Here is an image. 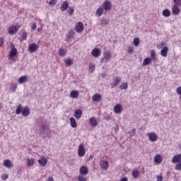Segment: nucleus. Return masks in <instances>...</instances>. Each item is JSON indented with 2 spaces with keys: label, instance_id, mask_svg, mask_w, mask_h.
<instances>
[{
  "label": "nucleus",
  "instance_id": "19",
  "mask_svg": "<svg viewBox=\"0 0 181 181\" xmlns=\"http://www.w3.org/2000/svg\"><path fill=\"white\" fill-rule=\"evenodd\" d=\"M162 156H160V154H157L154 157V162L155 163H156L157 165H159L160 163H162Z\"/></svg>",
  "mask_w": 181,
  "mask_h": 181
},
{
  "label": "nucleus",
  "instance_id": "60",
  "mask_svg": "<svg viewBox=\"0 0 181 181\" xmlns=\"http://www.w3.org/2000/svg\"><path fill=\"white\" fill-rule=\"evenodd\" d=\"M178 148H179V149H181V144H180L178 145Z\"/></svg>",
  "mask_w": 181,
  "mask_h": 181
},
{
  "label": "nucleus",
  "instance_id": "24",
  "mask_svg": "<svg viewBox=\"0 0 181 181\" xmlns=\"http://www.w3.org/2000/svg\"><path fill=\"white\" fill-rule=\"evenodd\" d=\"M151 60L154 61V63H156V62H158V57H156V52L153 49L151 51Z\"/></svg>",
  "mask_w": 181,
  "mask_h": 181
},
{
  "label": "nucleus",
  "instance_id": "53",
  "mask_svg": "<svg viewBox=\"0 0 181 181\" xmlns=\"http://www.w3.org/2000/svg\"><path fill=\"white\" fill-rule=\"evenodd\" d=\"M4 45V39L0 38V47Z\"/></svg>",
  "mask_w": 181,
  "mask_h": 181
},
{
  "label": "nucleus",
  "instance_id": "17",
  "mask_svg": "<svg viewBox=\"0 0 181 181\" xmlns=\"http://www.w3.org/2000/svg\"><path fill=\"white\" fill-rule=\"evenodd\" d=\"M93 101H94L95 103H100V101H101L102 100V95L100 93H96L95 95H93L92 98Z\"/></svg>",
  "mask_w": 181,
  "mask_h": 181
},
{
  "label": "nucleus",
  "instance_id": "9",
  "mask_svg": "<svg viewBox=\"0 0 181 181\" xmlns=\"http://www.w3.org/2000/svg\"><path fill=\"white\" fill-rule=\"evenodd\" d=\"M37 49H39V45L35 43L30 44L28 47V52L30 53H35V52H37Z\"/></svg>",
  "mask_w": 181,
  "mask_h": 181
},
{
  "label": "nucleus",
  "instance_id": "18",
  "mask_svg": "<svg viewBox=\"0 0 181 181\" xmlns=\"http://www.w3.org/2000/svg\"><path fill=\"white\" fill-rule=\"evenodd\" d=\"M89 124H90V127L95 128V127H97V125H98V122H97V118L90 117V119L89 120Z\"/></svg>",
  "mask_w": 181,
  "mask_h": 181
},
{
  "label": "nucleus",
  "instance_id": "13",
  "mask_svg": "<svg viewBox=\"0 0 181 181\" xmlns=\"http://www.w3.org/2000/svg\"><path fill=\"white\" fill-rule=\"evenodd\" d=\"M91 54L93 57H100V56H101V49L95 48L92 50Z\"/></svg>",
  "mask_w": 181,
  "mask_h": 181
},
{
  "label": "nucleus",
  "instance_id": "55",
  "mask_svg": "<svg viewBox=\"0 0 181 181\" xmlns=\"http://www.w3.org/2000/svg\"><path fill=\"white\" fill-rule=\"evenodd\" d=\"M118 131H119V128L118 127V126H116L115 127V132H118Z\"/></svg>",
  "mask_w": 181,
  "mask_h": 181
},
{
  "label": "nucleus",
  "instance_id": "35",
  "mask_svg": "<svg viewBox=\"0 0 181 181\" xmlns=\"http://www.w3.org/2000/svg\"><path fill=\"white\" fill-rule=\"evenodd\" d=\"M104 13V8L103 7H100L96 11V15L100 18Z\"/></svg>",
  "mask_w": 181,
  "mask_h": 181
},
{
  "label": "nucleus",
  "instance_id": "7",
  "mask_svg": "<svg viewBox=\"0 0 181 181\" xmlns=\"http://www.w3.org/2000/svg\"><path fill=\"white\" fill-rule=\"evenodd\" d=\"M78 155L79 158H83L86 155V148L83 144H80L78 148Z\"/></svg>",
  "mask_w": 181,
  "mask_h": 181
},
{
  "label": "nucleus",
  "instance_id": "41",
  "mask_svg": "<svg viewBox=\"0 0 181 181\" xmlns=\"http://www.w3.org/2000/svg\"><path fill=\"white\" fill-rule=\"evenodd\" d=\"M65 64L66 66H71V64H73V60H71V59H67L65 60Z\"/></svg>",
  "mask_w": 181,
  "mask_h": 181
},
{
  "label": "nucleus",
  "instance_id": "3",
  "mask_svg": "<svg viewBox=\"0 0 181 181\" xmlns=\"http://www.w3.org/2000/svg\"><path fill=\"white\" fill-rule=\"evenodd\" d=\"M8 59L13 62H16L18 59V49L16 48H13L8 54Z\"/></svg>",
  "mask_w": 181,
  "mask_h": 181
},
{
  "label": "nucleus",
  "instance_id": "44",
  "mask_svg": "<svg viewBox=\"0 0 181 181\" xmlns=\"http://www.w3.org/2000/svg\"><path fill=\"white\" fill-rule=\"evenodd\" d=\"M175 5L177 6H181V0H173Z\"/></svg>",
  "mask_w": 181,
  "mask_h": 181
},
{
  "label": "nucleus",
  "instance_id": "4",
  "mask_svg": "<svg viewBox=\"0 0 181 181\" xmlns=\"http://www.w3.org/2000/svg\"><path fill=\"white\" fill-rule=\"evenodd\" d=\"M150 142H156L158 141V134L155 132H150L146 134Z\"/></svg>",
  "mask_w": 181,
  "mask_h": 181
},
{
  "label": "nucleus",
  "instance_id": "34",
  "mask_svg": "<svg viewBox=\"0 0 181 181\" xmlns=\"http://www.w3.org/2000/svg\"><path fill=\"white\" fill-rule=\"evenodd\" d=\"M27 165L28 166H33L35 165V158H27Z\"/></svg>",
  "mask_w": 181,
  "mask_h": 181
},
{
  "label": "nucleus",
  "instance_id": "8",
  "mask_svg": "<svg viewBox=\"0 0 181 181\" xmlns=\"http://www.w3.org/2000/svg\"><path fill=\"white\" fill-rule=\"evenodd\" d=\"M74 35H76L74 30H69L66 35V42H70L71 40L74 39Z\"/></svg>",
  "mask_w": 181,
  "mask_h": 181
},
{
  "label": "nucleus",
  "instance_id": "42",
  "mask_svg": "<svg viewBox=\"0 0 181 181\" xmlns=\"http://www.w3.org/2000/svg\"><path fill=\"white\" fill-rule=\"evenodd\" d=\"M94 70H95V65L94 64H89V71H90V73H93V71H94Z\"/></svg>",
  "mask_w": 181,
  "mask_h": 181
},
{
  "label": "nucleus",
  "instance_id": "21",
  "mask_svg": "<svg viewBox=\"0 0 181 181\" xmlns=\"http://www.w3.org/2000/svg\"><path fill=\"white\" fill-rule=\"evenodd\" d=\"M18 26L14 25V26H11L9 29H8V33L9 35H15V33H16L18 32Z\"/></svg>",
  "mask_w": 181,
  "mask_h": 181
},
{
  "label": "nucleus",
  "instance_id": "37",
  "mask_svg": "<svg viewBox=\"0 0 181 181\" xmlns=\"http://www.w3.org/2000/svg\"><path fill=\"white\" fill-rule=\"evenodd\" d=\"M132 176L134 179H138L139 177V171L138 170H133L132 171Z\"/></svg>",
  "mask_w": 181,
  "mask_h": 181
},
{
  "label": "nucleus",
  "instance_id": "56",
  "mask_svg": "<svg viewBox=\"0 0 181 181\" xmlns=\"http://www.w3.org/2000/svg\"><path fill=\"white\" fill-rule=\"evenodd\" d=\"M47 181H54V180L53 179V177H50L48 178Z\"/></svg>",
  "mask_w": 181,
  "mask_h": 181
},
{
  "label": "nucleus",
  "instance_id": "1",
  "mask_svg": "<svg viewBox=\"0 0 181 181\" xmlns=\"http://www.w3.org/2000/svg\"><path fill=\"white\" fill-rule=\"evenodd\" d=\"M16 115L22 114L23 117H29L30 115V109L28 107H23L22 105H18L16 110Z\"/></svg>",
  "mask_w": 181,
  "mask_h": 181
},
{
  "label": "nucleus",
  "instance_id": "23",
  "mask_svg": "<svg viewBox=\"0 0 181 181\" xmlns=\"http://www.w3.org/2000/svg\"><path fill=\"white\" fill-rule=\"evenodd\" d=\"M69 8V2L67 1H63L62 4L61 5V11L63 12L64 11H67Z\"/></svg>",
  "mask_w": 181,
  "mask_h": 181
},
{
  "label": "nucleus",
  "instance_id": "20",
  "mask_svg": "<svg viewBox=\"0 0 181 181\" xmlns=\"http://www.w3.org/2000/svg\"><path fill=\"white\" fill-rule=\"evenodd\" d=\"M79 173L82 175H88V168H87L86 166H82L79 170Z\"/></svg>",
  "mask_w": 181,
  "mask_h": 181
},
{
  "label": "nucleus",
  "instance_id": "52",
  "mask_svg": "<svg viewBox=\"0 0 181 181\" xmlns=\"http://www.w3.org/2000/svg\"><path fill=\"white\" fill-rule=\"evenodd\" d=\"M2 180H6L8 179V175L5 174L1 177Z\"/></svg>",
  "mask_w": 181,
  "mask_h": 181
},
{
  "label": "nucleus",
  "instance_id": "59",
  "mask_svg": "<svg viewBox=\"0 0 181 181\" xmlns=\"http://www.w3.org/2000/svg\"><path fill=\"white\" fill-rule=\"evenodd\" d=\"M37 32H42V29L41 28H37Z\"/></svg>",
  "mask_w": 181,
  "mask_h": 181
},
{
  "label": "nucleus",
  "instance_id": "26",
  "mask_svg": "<svg viewBox=\"0 0 181 181\" xmlns=\"http://www.w3.org/2000/svg\"><path fill=\"white\" fill-rule=\"evenodd\" d=\"M104 57L106 60H111V57H112V55H111V51L107 50L104 52Z\"/></svg>",
  "mask_w": 181,
  "mask_h": 181
},
{
  "label": "nucleus",
  "instance_id": "49",
  "mask_svg": "<svg viewBox=\"0 0 181 181\" xmlns=\"http://www.w3.org/2000/svg\"><path fill=\"white\" fill-rule=\"evenodd\" d=\"M36 28H37L36 23H32V25H31L32 30H36Z\"/></svg>",
  "mask_w": 181,
  "mask_h": 181
},
{
  "label": "nucleus",
  "instance_id": "10",
  "mask_svg": "<svg viewBox=\"0 0 181 181\" xmlns=\"http://www.w3.org/2000/svg\"><path fill=\"white\" fill-rule=\"evenodd\" d=\"M75 30L78 33H81V32L84 30V25H83V23L78 22L75 27Z\"/></svg>",
  "mask_w": 181,
  "mask_h": 181
},
{
  "label": "nucleus",
  "instance_id": "39",
  "mask_svg": "<svg viewBox=\"0 0 181 181\" xmlns=\"http://www.w3.org/2000/svg\"><path fill=\"white\" fill-rule=\"evenodd\" d=\"M120 90H127L128 88V83H123L120 86H119Z\"/></svg>",
  "mask_w": 181,
  "mask_h": 181
},
{
  "label": "nucleus",
  "instance_id": "27",
  "mask_svg": "<svg viewBox=\"0 0 181 181\" xmlns=\"http://www.w3.org/2000/svg\"><path fill=\"white\" fill-rule=\"evenodd\" d=\"M71 127L72 128H77V122H76V119L74 117H71L69 119Z\"/></svg>",
  "mask_w": 181,
  "mask_h": 181
},
{
  "label": "nucleus",
  "instance_id": "62",
  "mask_svg": "<svg viewBox=\"0 0 181 181\" xmlns=\"http://www.w3.org/2000/svg\"><path fill=\"white\" fill-rule=\"evenodd\" d=\"M93 156H90V159H93Z\"/></svg>",
  "mask_w": 181,
  "mask_h": 181
},
{
  "label": "nucleus",
  "instance_id": "47",
  "mask_svg": "<svg viewBox=\"0 0 181 181\" xmlns=\"http://www.w3.org/2000/svg\"><path fill=\"white\" fill-rule=\"evenodd\" d=\"M73 12H74V8H73V7H69V9L68 10L69 15H72Z\"/></svg>",
  "mask_w": 181,
  "mask_h": 181
},
{
  "label": "nucleus",
  "instance_id": "2",
  "mask_svg": "<svg viewBox=\"0 0 181 181\" xmlns=\"http://www.w3.org/2000/svg\"><path fill=\"white\" fill-rule=\"evenodd\" d=\"M172 163H176L175 166V170L181 172V154H177L172 158Z\"/></svg>",
  "mask_w": 181,
  "mask_h": 181
},
{
  "label": "nucleus",
  "instance_id": "15",
  "mask_svg": "<svg viewBox=\"0 0 181 181\" xmlns=\"http://www.w3.org/2000/svg\"><path fill=\"white\" fill-rule=\"evenodd\" d=\"M83 116V112L80 109H77L75 110L74 113V117L76 118V119H80Z\"/></svg>",
  "mask_w": 181,
  "mask_h": 181
},
{
  "label": "nucleus",
  "instance_id": "28",
  "mask_svg": "<svg viewBox=\"0 0 181 181\" xmlns=\"http://www.w3.org/2000/svg\"><path fill=\"white\" fill-rule=\"evenodd\" d=\"M78 92L77 90H72L70 93V97L71 98H78Z\"/></svg>",
  "mask_w": 181,
  "mask_h": 181
},
{
  "label": "nucleus",
  "instance_id": "46",
  "mask_svg": "<svg viewBox=\"0 0 181 181\" xmlns=\"http://www.w3.org/2000/svg\"><path fill=\"white\" fill-rule=\"evenodd\" d=\"M78 180V181H87V178L84 177L83 175H79Z\"/></svg>",
  "mask_w": 181,
  "mask_h": 181
},
{
  "label": "nucleus",
  "instance_id": "31",
  "mask_svg": "<svg viewBox=\"0 0 181 181\" xmlns=\"http://www.w3.org/2000/svg\"><path fill=\"white\" fill-rule=\"evenodd\" d=\"M151 63H152V59L151 57H147L144 59L143 66H148V64H151Z\"/></svg>",
  "mask_w": 181,
  "mask_h": 181
},
{
  "label": "nucleus",
  "instance_id": "57",
  "mask_svg": "<svg viewBox=\"0 0 181 181\" xmlns=\"http://www.w3.org/2000/svg\"><path fill=\"white\" fill-rule=\"evenodd\" d=\"M163 46H165V42H161L160 47H163Z\"/></svg>",
  "mask_w": 181,
  "mask_h": 181
},
{
  "label": "nucleus",
  "instance_id": "40",
  "mask_svg": "<svg viewBox=\"0 0 181 181\" xmlns=\"http://www.w3.org/2000/svg\"><path fill=\"white\" fill-rule=\"evenodd\" d=\"M27 37H28V34L26 33V32L22 31L21 40H26Z\"/></svg>",
  "mask_w": 181,
  "mask_h": 181
},
{
  "label": "nucleus",
  "instance_id": "22",
  "mask_svg": "<svg viewBox=\"0 0 181 181\" xmlns=\"http://www.w3.org/2000/svg\"><path fill=\"white\" fill-rule=\"evenodd\" d=\"M168 52H169V47H164L161 51H160V54L163 57H167L168 56Z\"/></svg>",
  "mask_w": 181,
  "mask_h": 181
},
{
  "label": "nucleus",
  "instance_id": "25",
  "mask_svg": "<svg viewBox=\"0 0 181 181\" xmlns=\"http://www.w3.org/2000/svg\"><path fill=\"white\" fill-rule=\"evenodd\" d=\"M173 15H179V13H180V9L179 8V6H173Z\"/></svg>",
  "mask_w": 181,
  "mask_h": 181
},
{
  "label": "nucleus",
  "instance_id": "48",
  "mask_svg": "<svg viewBox=\"0 0 181 181\" xmlns=\"http://www.w3.org/2000/svg\"><path fill=\"white\" fill-rule=\"evenodd\" d=\"M128 53H130V54H132V53H134V47H128Z\"/></svg>",
  "mask_w": 181,
  "mask_h": 181
},
{
  "label": "nucleus",
  "instance_id": "50",
  "mask_svg": "<svg viewBox=\"0 0 181 181\" xmlns=\"http://www.w3.org/2000/svg\"><path fill=\"white\" fill-rule=\"evenodd\" d=\"M156 179V181H163V177H162V175H157Z\"/></svg>",
  "mask_w": 181,
  "mask_h": 181
},
{
  "label": "nucleus",
  "instance_id": "11",
  "mask_svg": "<svg viewBox=\"0 0 181 181\" xmlns=\"http://www.w3.org/2000/svg\"><path fill=\"white\" fill-rule=\"evenodd\" d=\"M3 166L7 168V169H11V168H13V163H12L11 160L7 159L4 161Z\"/></svg>",
  "mask_w": 181,
  "mask_h": 181
},
{
  "label": "nucleus",
  "instance_id": "36",
  "mask_svg": "<svg viewBox=\"0 0 181 181\" xmlns=\"http://www.w3.org/2000/svg\"><path fill=\"white\" fill-rule=\"evenodd\" d=\"M16 88H18V84L16 83L11 84L10 87L11 91H12L13 93H15V91H16Z\"/></svg>",
  "mask_w": 181,
  "mask_h": 181
},
{
  "label": "nucleus",
  "instance_id": "43",
  "mask_svg": "<svg viewBox=\"0 0 181 181\" xmlns=\"http://www.w3.org/2000/svg\"><path fill=\"white\" fill-rule=\"evenodd\" d=\"M100 24L103 26H107V25H108V21H107L106 19H102L100 21Z\"/></svg>",
  "mask_w": 181,
  "mask_h": 181
},
{
  "label": "nucleus",
  "instance_id": "58",
  "mask_svg": "<svg viewBox=\"0 0 181 181\" xmlns=\"http://www.w3.org/2000/svg\"><path fill=\"white\" fill-rule=\"evenodd\" d=\"M2 108H4V107H2V103H0V111L2 110Z\"/></svg>",
  "mask_w": 181,
  "mask_h": 181
},
{
  "label": "nucleus",
  "instance_id": "5",
  "mask_svg": "<svg viewBox=\"0 0 181 181\" xmlns=\"http://www.w3.org/2000/svg\"><path fill=\"white\" fill-rule=\"evenodd\" d=\"M37 125L40 128L41 131H45L46 129V123L43 122V119L42 117H40L37 119Z\"/></svg>",
  "mask_w": 181,
  "mask_h": 181
},
{
  "label": "nucleus",
  "instance_id": "38",
  "mask_svg": "<svg viewBox=\"0 0 181 181\" xmlns=\"http://www.w3.org/2000/svg\"><path fill=\"white\" fill-rule=\"evenodd\" d=\"M133 43L134 46L138 47L139 46V44L141 43V40H139V37L134 38Z\"/></svg>",
  "mask_w": 181,
  "mask_h": 181
},
{
  "label": "nucleus",
  "instance_id": "51",
  "mask_svg": "<svg viewBox=\"0 0 181 181\" xmlns=\"http://www.w3.org/2000/svg\"><path fill=\"white\" fill-rule=\"evenodd\" d=\"M135 132H136V129H133L130 132V136H134V135H135Z\"/></svg>",
  "mask_w": 181,
  "mask_h": 181
},
{
  "label": "nucleus",
  "instance_id": "32",
  "mask_svg": "<svg viewBox=\"0 0 181 181\" xmlns=\"http://www.w3.org/2000/svg\"><path fill=\"white\" fill-rule=\"evenodd\" d=\"M163 16H165V18H169L170 16V10L169 9H165L162 12Z\"/></svg>",
  "mask_w": 181,
  "mask_h": 181
},
{
  "label": "nucleus",
  "instance_id": "30",
  "mask_svg": "<svg viewBox=\"0 0 181 181\" xmlns=\"http://www.w3.org/2000/svg\"><path fill=\"white\" fill-rule=\"evenodd\" d=\"M100 166L103 170H107L108 169V161H102Z\"/></svg>",
  "mask_w": 181,
  "mask_h": 181
},
{
  "label": "nucleus",
  "instance_id": "45",
  "mask_svg": "<svg viewBox=\"0 0 181 181\" xmlns=\"http://www.w3.org/2000/svg\"><path fill=\"white\" fill-rule=\"evenodd\" d=\"M56 4H57V0H50L49 1V5H51V6H54L56 5Z\"/></svg>",
  "mask_w": 181,
  "mask_h": 181
},
{
  "label": "nucleus",
  "instance_id": "6",
  "mask_svg": "<svg viewBox=\"0 0 181 181\" xmlns=\"http://www.w3.org/2000/svg\"><path fill=\"white\" fill-rule=\"evenodd\" d=\"M103 8L106 12L111 11V8H112V4H111L110 0H106L103 4Z\"/></svg>",
  "mask_w": 181,
  "mask_h": 181
},
{
  "label": "nucleus",
  "instance_id": "14",
  "mask_svg": "<svg viewBox=\"0 0 181 181\" xmlns=\"http://www.w3.org/2000/svg\"><path fill=\"white\" fill-rule=\"evenodd\" d=\"M38 163H39L40 166H42L43 168H45V166H46L47 165V159L46 158V157L42 156L38 160Z\"/></svg>",
  "mask_w": 181,
  "mask_h": 181
},
{
  "label": "nucleus",
  "instance_id": "29",
  "mask_svg": "<svg viewBox=\"0 0 181 181\" xmlns=\"http://www.w3.org/2000/svg\"><path fill=\"white\" fill-rule=\"evenodd\" d=\"M28 81V76H23L18 78V83L20 84H23V83H25V81Z\"/></svg>",
  "mask_w": 181,
  "mask_h": 181
},
{
  "label": "nucleus",
  "instance_id": "54",
  "mask_svg": "<svg viewBox=\"0 0 181 181\" xmlns=\"http://www.w3.org/2000/svg\"><path fill=\"white\" fill-rule=\"evenodd\" d=\"M120 181H128V178L127 177H123L121 179Z\"/></svg>",
  "mask_w": 181,
  "mask_h": 181
},
{
  "label": "nucleus",
  "instance_id": "16",
  "mask_svg": "<svg viewBox=\"0 0 181 181\" xmlns=\"http://www.w3.org/2000/svg\"><path fill=\"white\" fill-rule=\"evenodd\" d=\"M119 83H121V78H119V76H116L115 81L111 83V88H115Z\"/></svg>",
  "mask_w": 181,
  "mask_h": 181
},
{
  "label": "nucleus",
  "instance_id": "12",
  "mask_svg": "<svg viewBox=\"0 0 181 181\" xmlns=\"http://www.w3.org/2000/svg\"><path fill=\"white\" fill-rule=\"evenodd\" d=\"M122 105H121V104L118 103L116 104L115 106L114 107V112L115 114H121V112H122Z\"/></svg>",
  "mask_w": 181,
  "mask_h": 181
},
{
  "label": "nucleus",
  "instance_id": "61",
  "mask_svg": "<svg viewBox=\"0 0 181 181\" xmlns=\"http://www.w3.org/2000/svg\"><path fill=\"white\" fill-rule=\"evenodd\" d=\"M102 76L105 77V74H102Z\"/></svg>",
  "mask_w": 181,
  "mask_h": 181
},
{
  "label": "nucleus",
  "instance_id": "33",
  "mask_svg": "<svg viewBox=\"0 0 181 181\" xmlns=\"http://www.w3.org/2000/svg\"><path fill=\"white\" fill-rule=\"evenodd\" d=\"M58 53H59V56H60V57H63L66 56L67 52L66 51V49L61 48L59 49Z\"/></svg>",
  "mask_w": 181,
  "mask_h": 181
}]
</instances>
